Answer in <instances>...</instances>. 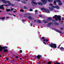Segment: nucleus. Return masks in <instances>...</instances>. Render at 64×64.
I'll use <instances>...</instances> for the list:
<instances>
[{
    "label": "nucleus",
    "mask_w": 64,
    "mask_h": 64,
    "mask_svg": "<svg viewBox=\"0 0 64 64\" xmlns=\"http://www.w3.org/2000/svg\"><path fill=\"white\" fill-rule=\"evenodd\" d=\"M0 0L1 1H2V2L4 3V4L8 3V6H11V5H12V6H13L15 5V4H12L8 1H6V0Z\"/></svg>",
    "instance_id": "nucleus-1"
},
{
    "label": "nucleus",
    "mask_w": 64,
    "mask_h": 64,
    "mask_svg": "<svg viewBox=\"0 0 64 64\" xmlns=\"http://www.w3.org/2000/svg\"><path fill=\"white\" fill-rule=\"evenodd\" d=\"M48 0H41L42 2H43V4L41 2H38L37 3V4L40 6H43V4L44 5H45L47 3Z\"/></svg>",
    "instance_id": "nucleus-2"
},
{
    "label": "nucleus",
    "mask_w": 64,
    "mask_h": 64,
    "mask_svg": "<svg viewBox=\"0 0 64 64\" xmlns=\"http://www.w3.org/2000/svg\"><path fill=\"white\" fill-rule=\"evenodd\" d=\"M49 46L51 47L52 48H56L57 47V44H55L51 43V44H49Z\"/></svg>",
    "instance_id": "nucleus-3"
},
{
    "label": "nucleus",
    "mask_w": 64,
    "mask_h": 64,
    "mask_svg": "<svg viewBox=\"0 0 64 64\" xmlns=\"http://www.w3.org/2000/svg\"><path fill=\"white\" fill-rule=\"evenodd\" d=\"M61 16H60L58 15V16H57V18H55V20L56 21H58V20H59V22L61 23L62 24V22H61L60 21H61Z\"/></svg>",
    "instance_id": "nucleus-4"
},
{
    "label": "nucleus",
    "mask_w": 64,
    "mask_h": 64,
    "mask_svg": "<svg viewBox=\"0 0 64 64\" xmlns=\"http://www.w3.org/2000/svg\"><path fill=\"white\" fill-rule=\"evenodd\" d=\"M8 47L6 46H2L0 45V51L2 52L3 50H4L5 49H7Z\"/></svg>",
    "instance_id": "nucleus-5"
},
{
    "label": "nucleus",
    "mask_w": 64,
    "mask_h": 64,
    "mask_svg": "<svg viewBox=\"0 0 64 64\" xmlns=\"http://www.w3.org/2000/svg\"><path fill=\"white\" fill-rule=\"evenodd\" d=\"M40 10H42V11H46V12L48 13H50V11H49V10L48 9H46L45 8H41Z\"/></svg>",
    "instance_id": "nucleus-6"
},
{
    "label": "nucleus",
    "mask_w": 64,
    "mask_h": 64,
    "mask_svg": "<svg viewBox=\"0 0 64 64\" xmlns=\"http://www.w3.org/2000/svg\"><path fill=\"white\" fill-rule=\"evenodd\" d=\"M56 2H58V5L61 6L62 5V4L61 3V1L60 0H56Z\"/></svg>",
    "instance_id": "nucleus-7"
},
{
    "label": "nucleus",
    "mask_w": 64,
    "mask_h": 64,
    "mask_svg": "<svg viewBox=\"0 0 64 64\" xmlns=\"http://www.w3.org/2000/svg\"><path fill=\"white\" fill-rule=\"evenodd\" d=\"M41 57V56L40 55H38L37 56H36L35 57V58H37L38 59H40Z\"/></svg>",
    "instance_id": "nucleus-8"
},
{
    "label": "nucleus",
    "mask_w": 64,
    "mask_h": 64,
    "mask_svg": "<svg viewBox=\"0 0 64 64\" xmlns=\"http://www.w3.org/2000/svg\"><path fill=\"white\" fill-rule=\"evenodd\" d=\"M42 39L44 40H43L44 42L45 41H46L47 42H48V40L47 39V40H45V37H44V36L42 37V38H41L40 39V40H42Z\"/></svg>",
    "instance_id": "nucleus-9"
},
{
    "label": "nucleus",
    "mask_w": 64,
    "mask_h": 64,
    "mask_svg": "<svg viewBox=\"0 0 64 64\" xmlns=\"http://www.w3.org/2000/svg\"><path fill=\"white\" fill-rule=\"evenodd\" d=\"M28 18L29 19V20H34V18H32L31 16H28Z\"/></svg>",
    "instance_id": "nucleus-10"
},
{
    "label": "nucleus",
    "mask_w": 64,
    "mask_h": 64,
    "mask_svg": "<svg viewBox=\"0 0 64 64\" xmlns=\"http://www.w3.org/2000/svg\"><path fill=\"white\" fill-rule=\"evenodd\" d=\"M55 31H56V32H57L59 33H60V34H61V33H62V32H61V31H60L56 29L55 30Z\"/></svg>",
    "instance_id": "nucleus-11"
},
{
    "label": "nucleus",
    "mask_w": 64,
    "mask_h": 64,
    "mask_svg": "<svg viewBox=\"0 0 64 64\" xmlns=\"http://www.w3.org/2000/svg\"><path fill=\"white\" fill-rule=\"evenodd\" d=\"M54 23L52 22H51L49 23L48 24V26H50V25H51L52 24H53Z\"/></svg>",
    "instance_id": "nucleus-12"
},
{
    "label": "nucleus",
    "mask_w": 64,
    "mask_h": 64,
    "mask_svg": "<svg viewBox=\"0 0 64 64\" xmlns=\"http://www.w3.org/2000/svg\"><path fill=\"white\" fill-rule=\"evenodd\" d=\"M64 48L63 47H61L60 48V49L62 51H64Z\"/></svg>",
    "instance_id": "nucleus-13"
},
{
    "label": "nucleus",
    "mask_w": 64,
    "mask_h": 64,
    "mask_svg": "<svg viewBox=\"0 0 64 64\" xmlns=\"http://www.w3.org/2000/svg\"><path fill=\"white\" fill-rule=\"evenodd\" d=\"M31 3L32 4H35V5H37V3L35 2H32Z\"/></svg>",
    "instance_id": "nucleus-14"
},
{
    "label": "nucleus",
    "mask_w": 64,
    "mask_h": 64,
    "mask_svg": "<svg viewBox=\"0 0 64 64\" xmlns=\"http://www.w3.org/2000/svg\"><path fill=\"white\" fill-rule=\"evenodd\" d=\"M42 21L45 24L47 23H48V22L46 20H42Z\"/></svg>",
    "instance_id": "nucleus-15"
},
{
    "label": "nucleus",
    "mask_w": 64,
    "mask_h": 64,
    "mask_svg": "<svg viewBox=\"0 0 64 64\" xmlns=\"http://www.w3.org/2000/svg\"><path fill=\"white\" fill-rule=\"evenodd\" d=\"M3 51L4 52H6V53H7V52H8V49H5Z\"/></svg>",
    "instance_id": "nucleus-16"
},
{
    "label": "nucleus",
    "mask_w": 64,
    "mask_h": 64,
    "mask_svg": "<svg viewBox=\"0 0 64 64\" xmlns=\"http://www.w3.org/2000/svg\"><path fill=\"white\" fill-rule=\"evenodd\" d=\"M28 14H25V15L24 16V17H25L26 18H27V16H28Z\"/></svg>",
    "instance_id": "nucleus-17"
},
{
    "label": "nucleus",
    "mask_w": 64,
    "mask_h": 64,
    "mask_svg": "<svg viewBox=\"0 0 64 64\" xmlns=\"http://www.w3.org/2000/svg\"><path fill=\"white\" fill-rule=\"evenodd\" d=\"M55 8H56L57 9H60V7L58 6H56Z\"/></svg>",
    "instance_id": "nucleus-18"
},
{
    "label": "nucleus",
    "mask_w": 64,
    "mask_h": 64,
    "mask_svg": "<svg viewBox=\"0 0 64 64\" xmlns=\"http://www.w3.org/2000/svg\"><path fill=\"white\" fill-rule=\"evenodd\" d=\"M0 19H1L2 20H4V19H5V18L4 17H2L0 18Z\"/></svg>",
    "instance_id": "nucleus-19"
},
{
    "label": "nucleus",
    "mask_w": 64,
    "mask_h": 64,
    "mask_svg": "<svg viewBox=\"0 0 64 64\" xmlns=\"http://www.w3.org/2000/svg\"><path fill=\"white\" fill-rule=\"evenodd\" d=\"M52 20V18H48L47 20V21H50V20Z\"/></svg>",
    "instance_id": "nucleus-20"
},
{
    "label": "nucleus",
    "mask_w": 64,
    "mask_h": 64,
    "mask_svg": "<svg viewBox=\"0 0 64 64\" xmlns=\"http://www.w3.org/2000/svg\"><path fill=\"white\" fill-rule=\"evenodd\" d=\"M37 22H38V23H41V20H37Z\"/></svg>",
    "instance_id": "nucleus-21"
},
{
    "label": "nucleus",
    "mask_w": 64,
    "mask_h": 64,
    "mask_svg": "<svg viewBox=\"0 0 64 64\" xmlns=\"http://www.w3.org/2000/svg\"><path fill=\"white\" fill-rule=\"evenodd\" d=\"M11 11V10L10 9H6V11L7 12H9V11Z\"/></svg>",
    "instance_id": "nucleus-22"
},
{
    "label": "nucleus",
    "mask_w": 64,
    "mask_h": 64,
    "mask_svg": "<svg viewBox=\"0 0 64 64\" xmlns=\"http://www.w3.org/2000/svg\"><path fill=\"white\" fill-rule=\"evenodd\" d=\"M57 17H58V16L57 15H55L54 16H53V18H56V17L57 18Z\"/></svg>",
    "instance_id": "nucleus-23"
},
{
    "label": "nucleus",
    "mask_w": 64,
    "mask_h": 64,
    "mask_svg": "<svg viewBox=\"0 0 64 64\" xmlns=\"http://www.w3.org/2000/svg\"><path fill=\"white\" fill-rule=\"evenodd\" d=\"M0 8L2 9H4V8L2 7V6L1 5H0Z\"/></svg>",
    "instance_id": "nucleus-24"
},
{
    "label": "nucleus",
    "mask_w": 64,
    "mask_h": 64,
    "mask_svg": "<svg viewBox=\"0 0 64 64\" xmlns=\"http://www.w3.org/2000/svg\"><path fill=\"white\" fill-rule=\"evenodd\" d=\"M54 24L55 25H59V23L57 22H55Z\"/></svg>",
    "instance_id": "nucleus-25"
},
{
    "label": "nucleus",
    "mask_w": 64,
    "mask_h": 64,
    "mask_svg": "<svg viewBox=\"0 0 64 64\" xmlns=\"http://www.w3.org/2000/svg\"><path fill=\"white\" fill-rule=\"evenodd\" d=\"M54 64H60V63L58 62H54Z\"/></svg>",
    "instance_id": "nucleus-26"
},
{
    "label": "nucleus",
    "mask_w": 64,
    "mask_h": 64,
    "mask_svg": "<svg viewBox=\"0 0 64 64\" xmlns=\"http://www.w3.org/2000/svg\"><path fill=\"white\" fill-rule=\"evenodd\" d=\"M54 5H56V1H54Z\"/></svg>",
    "instance_id": "nucleus-27"
},
{
    "label": "nucleus",
    "mask_w": 64,
    "mask_h": 64,
    "mask_svg": "<svg viewBox=\"0 0 64 64\" xmlns=\"http://www.w3.org/2000/svg\"><path fill=\"white\" fill-rule=\"evenodd\" d=\"M48 2H53V0H48Z\"/></svg>",
    "instance_id": "nucleus-28"
},
{
    "label": "nucleus",
    "mask_w": 64,
    "mask_h": 64,
    "mask_svg": "<svg viewBox=\"0 0 64 64\" xmlns=\"http://www.w3.org/2000/svg\"><path fill=\"white\" fill-rule=\"evenodd\" d=\"M4 6H7V5H5V4H4V5L2 4L1 6H2V7H3L4 6Z\"/></svg>",
    "instance_id": "nucleus-29"
},
{
    "label": "nucleus",
    "mask_w": 64,
    "mask_h": 64,
    "mask_svg": "<svg viewBox=\"0 0 64 64\" xmlns=\"http://www.w3.org/2000/svg\"><path fill=\"white\" fill-rule=\"evenodd\" d=\"M24 9H28V8H27L26 7V6H24Z\"/></svg>",
    "instance_id": "nucleus-30"
},
{
    "label": "nucleus",
    "mask_w": 64,
    "mask_h": 64,
    "mask_svg": "<svg viewBox=\"0 0 64 64\" xmlns=\"http://www.w3.org/2000/svg\"><path fill=\"white\" fill-rule=\"evenodd\" d=\"M58 49H59L60 48V46H61V44H60L58 45Z\"/></svg>",
    "instance_id": "nucleus-31"
},
{
    "label": "nucleus",
    "mask_w": 64,
    "mask_h": 64,
    "mask_svg": "<svg viewBox=\"0 0 64 64\" xmlns=\"http://www.w3.org/2000/svg\"><path fill=\"white\" fill-rule=\"evenodd\" d=\"M20 11L21 12H24V11L23 10H20Z\"/></svg>",
    "instance_id": "nucleus-32"
},
{
    "label": "nucleus",
    "mask_w": 64,
    "mask_h": 64,
    "mask_svg": "<svg viewBox=\"0 0 64 64\" xmlns=\"http://www.w3.org/2000/svg\"><path fill=\"white\" fill-rule=\"evenodd\" d=\"M22 3H24V4H26V2H22Z\"/></svg>",
    "instance_id": "nucleus-33"
},
{
    "label": "nucleus",
    "mask_w": 64,
    "mask_h": 64,
    "mask_svg": "<svg viewBox=\"0 0 64 64\" xmlns=\"http://www.w3.org/2000/svg\"><path fill=\"white\" fill-rule=\"evenodd\" d=\"M50 11H52L53 10V9L52 8H50Z\"/></svg>",
    "instance_id": "nucleus-34"
},
{
    "label": "nucleus",
    "mask_w": 64,
    "mask_h": 64,
    "mask_svg": "<svg viewBox=\"0 0 64 64\" xmlns=\"http://www.w3.org/2000/svg\"><path fill=\"white\" fill-rule=\"evenodd\" d=\"M35 13H37V12H38V10H36L35 11Z\"/></svg>",
    "instance_id": "nucleus-35"
},
{
    "label": "nucleus",
    "mask_w": 64,
    "mask_h": 64,
    "mask_svg": "<svg viewBox=\"0 0 64 64\" xmlns=\"http://www.w3.org/2000/svg\"><path fill=\"white\" fill-rule=\"evenodd\" d=\"M48 64H51V62H48Z\"/></svg>",
    "instance_id": "nucleus-36"
},
{
    "label": "nucleus",
    "mask_w": 64,
    "mask_h": 64,
    "mask_svg": "<svg viewBox=\"0 0 64 64\" xmlns=\"http://www.w3.org/2000/svg\"><path fill=\"white\" fill-rule=\"evenodd\" d=\"M15 57L16 58V59H18V56H15Z\"/></svg>",
    "instance_id": "nucleus-37"
},
{
    "label": "nucleus",
    "mask_w": 64,
    "mask_h": 64,
    "mask_svg": "<svg viewBox=\"0 0 64 64\" xmlns=\"http://www.w3.org/2000/svg\"><path fill=\"white\" fill-rule=\"evenodd\" d=\"M20 53H22V51L21 50H20Z\"/></svg>",
    "instance_id": "nucleus-38"
},
{
    "label": "nucleus",
    "mask_w": 64,
    "mask_h": 64,
    "mask_svg": "<svg viewBox=\"0 0 64 64\" xmlns=\"http://www.w3.org/2000/svg\"><path fill=\"white\" fill-rule=\"evenodd\" d=\"M32 10H32V9H30V11H32Z\"/></svg>",
    "instance_id": "nucleus-39"
},
{
    "label": "nucleus",
    "mask_w": 64,
    "mask_h": 64,
    "mask_svg": "<svg viewBox=\"0 0 64 64\" xmlns=\"http://www.w3.org/2000/svg\"><path fill=\"white\" fill-rule=\"evenodd\" d=\"M52 7L53 8H56V6H52Z\"/></svg>",
    "instance_id": "nucleus-40"
},
{
    "label": "nucleus",
    "mask_w": 64,
    "mask_h": 64,
    "mask_svg": "<svg viewBox=\"0 0 64 64\" xmlns=\"http://www.w3.org/2000/svg\"><path fill=\"white\" fill-rule=\"evenodd\" d=\"M49 5L50 6H52V4H49Z\"/></svg>",
    "instance_id": "nucleus-41"
},
{
    "label": "nucleus",
    "mask_w": 64,
    "mask_h": 64,
    "mask_svg": "<svg viewBox=\"0 0 64 64\" xmlns=\"http://www.w3.org/2000/svg\"><path fill=\"white\" fill-rule=\"evenodd\" d=\"M6 60H9V58H6Z\"/></svg>",
    "instance_id": "nucleus-42"
},
{
    "label": "nucleus",
    "mask_w": 64,
    "mask_h": 64,
    "mask_svg": "<svg viewBox=\"0 0 64 64\" xmlns=\"http://www.w3.org/2000/svg\"><path fill=\"white\" fill-rule=\"evenodd\" d=\"M30 26H32V23H31L30 24Z\"/></svg>",
    "instance_id": "nucleus-43"
},
{
    "label": "nucleus",
    "mask_w": 64,
    "mask_h": 64,
    "mask_svg": "<svg viewBox=\"0 0 64 64\" xmlns=\"http://www.w3.org/2000/svg\"><path fill=\"white\" fill-rule=\"evenodd\" d=\"M64 20V18H62V20Z\"/></svg>",
    "instance_id": "nucleus-44"
},
{
    "label": "nucleus",
    "mask_w": 64,
    "mask_h": 64,
    "mask_svg": "<svg viewBox=\"0 0 64 64\" xmlns=\"http://www.w3.org/2000/svg\"><path fill=\"white\" fill-rule=\"evenodd\" d=\"M43 43H44V44H45V45H46V43H45V42H43Z\"/></svg>",
    "instance_id": "nucleus-45"
},
{
    "label": "nucleus",
    "mask_w": 64,
    "mask_h": 64,
    "mask_svg": "<svg viewBox=\"0 0 64 64\" xmlns=\"http://www.w3.org/2000/svg\"><path fill=\"white\" fill-rule=\"evenodd\" d=\"M11 11H12V10H14V9L12 8V9H11Z\"/></svg>",
    "instance_id": "nucleus-46"
},
{
    "label": "nucleus",
    "mask_w": 64,
    "mask_h": 64,
    "mask_svg": "<svg viewBox=\"0 0 64 64\" xmlns=\"http://www.w3.org/2000/svg\"><path fill=\"white\" fill-rule=\"evenodd\" d=\"M15 60V59H14L13 60H12V61H14Z\"/></svg>",
    "instance_id": "nucleus-47"
},
{
    "label": "nucleus",
    "mask_w": 64,
    "mask_h": 64,
    "mask_svg": "<svg viewBox=\"0 0 64 64\" xmlns=\"http://www.w3.org/2000/svg\"><path fill=\"white\" fill-rule=\"evenodd\" d=\"M16 0V1H20V0Z\"/></svg>",
    "instance_id": "nucleus-48"
},
{
    "label": "nucleus",
    "mask_w": 64,
    "mask_h": 64,
    "mask_svg": "<svg viewBox=\"0 0 64 64\" xmlns=\"http://www.w3.org/2000/svg\"><path fill=\"white\" fill-rule=\"evenodd\" d=\"M17 12L16 11H14L13 12H14V13L15 12Z\"/></svg>",
    "instance_id": "nucleus-49"
},
{
    "label": "nucleus",
    "mask_w": 64,
    "mask_h": 64,
    "mask_svg": "<svg viewBox=\"0 0 64 64\" xmlns=\"http://www.w3.org/2000/svg\"><path fill=\"white\" fill-rule=\"evenodd\" d=\"M60 28V29L61 30H63V28Z\"/></svg>",
    "instance_id": "nucleus-50"
},
{
    "label": "nucleus",
    "mask_w": 64,
    "mask_h": 64,
    "mask_svg": "<svg viewBox=\"0 0 64 64\" xmlns=\"http://www.w3.org/2000/svg\"><path fill=\"white\" fill-rule=\"evenodd\" d=\"M8 14V15H12V14Z\"/></svg>",
    "instance_id": "nucleus-51"
},
{
    "label": "nucleus",
    "mask_w": 64,
    "mask_h": 64,
    "mask_svg": "<svg viewBox=\"0 0 64 64\" xmlns=\"http://www.w3.org/2000/svg\"><path fill=\"white\" fill-rule=\"evenodd\" d=\"M34 22H36V20H34Z\"/></svg>",
    "instance_id": "nucleus-52"
},
{
    "label": "nucleus",
    "mask_w": 64,
    "mask_h": 64,
    "mask_svg": "<svg viewBox=\"0 0 64 64\" xmlns=\"http://www.w3.org/2000/svg\"><path fill=\"white\" fill-rule=\"evenodd\" d=\"M39 17H42V16H41V15H40L39 16Z\"/></svg>",
    "instance_id": "nucleus-53"
},
{
    "label": "nucleus",
    "mask_w": 64,
    "mask_h": 64,
    "mask_svg": "<svg viewBox=\"0 0 64 64\" xmlns=\"http://www.w3.org/2000/svg\"><path fill=\"white\" fill-rule=\"evenodd\" d=\"M13 16H14V17H16V15H13Z\"/></svg>",
    "instance_id": "nucleus-54"
},
{
    "label": "nucleus",
    "mask_w": 64,
    "mask_h": 64,
    "mask_svg": "<svg viewBox=\"0 0 64 64\" xmlns=\"http://www.w3.org/2000/svg\"><path fill=\"white\" fill-rule=\"evenodd\" d=\"M9 18V17H6V18Z\"/></svg>",
    "instance_id": "nucleus-55"
},
{
    "label": "nucleus",
    "mask_w": 64,
    "mask_h": 64,
    "mask_svg": "<svg viewBox=\"0 0 64 64\" xmlns=\"http://www.w3.org/2000/svg\"><path fill=\"white\" fill-rule=\"evenodd\" d=\"M22 21L23 22H24V20H22Z\"/></svg>",
    "instance_id": "nucleus-56"
},
{
    "label": "nucleus",
    "mask_w": 64,
    "mask_h": 64,
    "mask_svg": "<svg viewBox=\"0 0 64 64\" xmlns=\"http://www.w3.org/2000/svg\"><path fill=\"white\" fill-rule=\"evenodd\" d=\"M1 55H2V54H1L0 55V58L1 57Z\"/></svg>",
    "instance_id": "nucleus-57"
},
{
    "label": "nucleus",
    "mask_w": 64,
    "mask_h": 64,
    "mask_svg": "<svg viewBox=\"0 0 64 64\" xmlns=\"http://www.w3.org/2000/svg\"><path fill=\"white\" fill-rule=\"evenodd\" d=\"M40 63H41V62H39L38 63V64H40Z\"/></svg>",
    "instance_id": "nucleus-58"
},
{
    "label": "nucleus",
    "mask_w": 64,
    "mask_h": 64,
    "mask_svg": "<svg viewBox=\"0 0 64 64\" xmlns=\"http://www.w3.org/2000/svg\"><path fill=\"white\" fill-rule=\"evenodd\" d=\"M20 60H22V58H20Z\"/></svg>",
    "instance_id": "nucleus-59"
},
{
    "label": "nucleus",
    "mask_w": 64,
    "mask_h": 64,
    "mask_svg": "<svg viewBox=\"0 0 64 64\" xmlns=\"http://www.w3.org/2000/svg\"><path fill=\"white\" fill-rule=\"evenodd\" d=\"M32 1H34V0H31Z\"/></svg>",
    "instance_id": "nucleus-60"
},
{
    "label": "nucleus",
    "mask_w": 64,
    "mask_h": 64,
    "mask_svg": "<svg viewBox=\"0 0 64 64\" xmlns=\"http://www.w3.org/2000/svg\"><path fill=\"white\" fill-rule=\"evenodd\" d=\"M38 14V13H36L35 14Z\"/></svg>",
    "instance_id": "nucleus-61"
},
{
    "label": "nucleus",
    "mask_w": 64,
    "mask_h": 64,
    "mask_svg": "<svg viewBox=\"0 0 64 64\" xmlns=\"http://www.w3.org/2000/svg\"><path fill=\"white\" fill-rule=\"evenodd\" d=\"M26 1H28V0H25Z\"/></svg>",
    "instance_id": "nucleus-62"
},
{
    "label": "nucleus",
    "mask_w": 64,
    "mask_h": 64,
    "mask_svg": "<svg viewBox=\"0 0 64 64\" xmlns=\"http://www.w3.org/2000/svg\"><path fill=\"white\" fill-rule=\"evenodd\" d=\"M0 12H1V11L0 10Z\"/></svg>",
    "instance_id": "nucleus-63"
},
{
    "label": "nucleus",
    "mask_w": 64,
    "mask_h": 64,
    "mask_svg": "<svg viewBox=\"0 0 64 64\" xmlns=\"http://www.w3.org/2000/svg\"><path fill=\"white\" fill-rule=\"evenodd\" d=\"M14 62H15L16 60H14Z\"/></svg>",
    "instance_id": "nucleus-64"
}]
</instances>
